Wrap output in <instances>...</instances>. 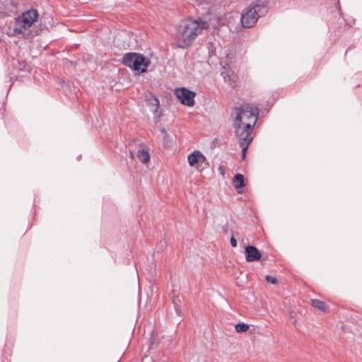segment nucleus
<instances>
[{
  "label": "nucleus",
  "instance_id": "nucleus-1",
  "mask_svg": "<svg viewBox=\"0 0 362 362\" xmlns=\"http://www.w3.org/2000/svg\"><path fill=\"white\" fill-rule=\"evenodd\" d=\"M209 28V23L201 18H187L182 21L175 30L177 46L186 48L190 46L203 30Z\"/></svg>",
  "mask_w": 362,
  "mask_h": 362
},
{
  "label": "nucleus",
  "instance_id": "nucleus-2",
  "mask_svg": "<svg viewBox=\"0 0 362 362\" xmlns=\"http://www.w3.org/2000/svg\"><path fill=\"white\" fill-rule=\"evenodd\" d=\"M268 11V7L264 0H256L246 7L241 14V23L244 28H251L255 25L259 18L264 16Z\"/></svg>",
  "mask_w": 362,
  "mask_h": 362
},
{
  "label": "nucleus",
  "instance_id": "nucleus-3",
  "mask_svg": "<svg viewBox=\"0 0 362 362\" xmlns=\"http://www.w3.org/2000/svg\"><path fill=\"white\" fill-rule=\"evenodd\" d=\"M233 115H235L233 125H245L246 124L255 125L259 110L255 105L246 103L235 107L233 110Z\"/></svg>",
  "mask_w": 362,
  "mask_h": 362
},
{
  "label": "nucleus",
  "instance_id": "nucleus-4",
  "mask_svg": "<svg viewBox=\"0 0 362 362\" xmlns=\"http://www.w3.org/2000/svg\"><path fill=\"white\" fill-rule=\"evenodd\" d=\"M122 62L133 70L139 73H144L146 71L150 60L137 53H127L123 57Z\"/></svg>",
  "mask_w": 362,
  "mask_h": 362
},
{
  "label": "nucleus",
  "instance_id": "nucleus-5",
  "mask_svg": "<svg viewBox=\"0 0 362 362\" xmlns=\"http://www.w3.org/2000/svg\"><path fill=\"white\" fill-rule=\"evenodd\" d=\"M38 17L36 10L31 9L23 13L16 18L13 33L15 34L23 33V30L30 28Z\"/></svg>",
  "mask_w": 362,
  "mask_h": 362
},
{
  "label": "nucleus",
  "instance_id": "nucleus-6",
  "mask_svg": "<svg viewBox=\"0 0 362 362\" xmlns=\"http://www.w3.org/2000/svg\"><path fill=\"white\" fill-rule=\"evenodd\" d=\"M235 135L239 138L240 146H249L252 141L250 136L254 125L246 124L245 125H233Z\"/></svg>",
  "mask_w": 362,
  "mask_h": 362
},
{
  "label": "nucleus",
  "instance_id": "nucleus-7",
  "mask_svg": "<svg viewBox=\"0 0 362 362\" xmlns=\"http://www.w3.org/2000/svg\"><path fill=\"white\" fill-rule=\"evenodd\" d=\"M175 93L182 104L189 107H192L194 105V98L195 96V93L193 91H190L185 88H177Z\"/></svg>",
  "mask_w": 362,
  "mask_h": 362
},
{
  "label": "nucleus",
  "instance_id": "nucleus-8",
  "mask_svg": "<svg viewBox=\"0 0 362 362\" xmlns=\"http://www.w3.org/2000/svg\"><path fill=\"white\" fill-rule=\"evenodd\" d=\"M146 102L150 111L154 114V116L156 117H160V115L158 114V109L160 105L158 99L155 95L150 94L146 96Z\"/></svg>",
  "mask_w": 362,
  "mask_h": 362
},
{
  "label": "nucleus",
  "instance_id": "nucleus-9",
  "mask_svg": "<svg viewBox=\"0 0 362 362\" xmlns=\"http://www.w3.org/2000/svg\"><path fill=\"white\" fill-rule=\"evenodd\" d=\"M187 160L189 166L194 167L198 163L206 161V157L199 151H194L187 156Z\"/></svg>",
  "mask_w": 362,
  "mask_h": 362
},
{
  "label": "nucleus",
  "instance_id": "nucleus-10",
  "mask_svg": "<svg viewBox=\"0 0 362 362\" xmlns=\"http://www.w3.org/2000/svg\"><path fill=\"white\" fill-rule=\"evenodd\" d=\"M245 255L247 262L257 261L261 258L259 251L255 246L252 245H248L245 247Z\"/></svg>",
  "mask_w": 362,
  "mask_h": 362
},
{
  "label": "nucleus",
  "instance_id": "nucleus-11",
  "mask_svg": "<svg viewBox=\"0 0 362 362\" xmlns=\"http://www.w3.org/2000/svg\"><path fill=\"white\" fill-rule=\"evenodd\" d=\"M222 66V71L221 72V76L226 82H230V74H233V71L230 70V65L228 62H221Z\"/></svg>",
  "mask_w": 362,
  "mask_h": 362
},
{
  "label": "nucleus",
  "instance_id": "nucleus-12",
  "mask_svg": "<svg viewBox=\"0 0 362 362\" xmlns=\"http://www.w3.org/2000/svg\"><path fill=\"white\" fill-rule=\"evenodd\" d=\"M233 185L235 189L241 188L244 186V177L241 174H236L233 179Z\"/></svg>",
  "mask_w": 362,
  "mask_h": 362
},
{
  "label": "nucleus",
  "instance_id": "nucleus-13",
  "mask_svg": "<svg viewBox=\"0 0 362 362\" xmlns=\"http://www.w3.org/2000/svg\"><path fill=\"white\" fill-rule=\"evenodd\" d=\"M137 157L144 164L147 163L150 159L149 153L143 148L138 151Z\"/></svg>",
  "mask_w": 362,
  "mask_h": 362
},
{
  "label": "nucleus",
  "instance_id": "nucleus-14",
  "mask_svg": "<svg viewBox=\"0 0 362 362\" xmlns=\"http://www.w3.org/2000/svg\"><path fill=\"white\" fill-rule=\"evenodd\" d=\"M312 305L315 308L323 312L326 311L327 308L325 303L318 299L312 300Z\"/></svg>",
  "mask_w": 362,
  "mask_h": 362
},
{
  "label": "nucleus",
  "instance_id": "nucleus-15",
  "mask_svg": "<svg viewBox=\"0 0 362 362\" xmlns=\"http://www.w3.org/2000/svg\"><path fill=\"white\" fill-rule=\"evenodd\" d=\"M235 329L238 333L245 332L249 329V325L245 323H238L235 326Z\"/></svg>",
  "mask_w": 362,
  "mask_h": 362
},
{
  "label": "nucleus",
  "instance_id": "nucleus-16",
  "mask_svg": "<svg viewBox=\"0 0 362 362\" xmlns=\"http://www.w3.org/2000/svg\"><path fill=\"white\" fill-rule=\"evenodd\" d=\"M265 279H266V281L267 282H269L272 284H277V279L275 277H274V276H269V275H267L265 276Z\"/></svg>",
  "mask_w": 362,
  "mask_h": 362
},
{
  "label": "nucleus",
  "instance_id": "nucleus-17",
  "mask_svg": "<svg viewBox=\"0 0 362 362\" xmlns=\"http://www.w3.org/2000/svg\"><path fill=\"white\" fill-rule=\"evenodd\" d=\"M240 146L242 147V159L244 160L245 158L246 151H247L249 146H247V145Z\"/></svg>",
  "mask_w": 362,
  "mask_h": 362
},
{
  "label": "nucleus",
  "instance_id": "nucleus-18",
  "mask_svg": "<svg viewBox=\"0 0 362 362\" xmlns=\"http://www.w3.org/2000/svg\"><path fill=\"white\" fill-rule=\"evenodd\" d=\"M230 242L232 247H235L237 246V241L233 237H231Z\"/></svg>",
  "mask_w": 362,
  "mask_h": 362
},
{
  "label": "nucleus",
  "instance_id": "nucleus-19",
  "mask_svg": "<svg viewBox=\"0 0 362 362\" xmlns=\"http://www.w3.org/2000/svg\"><path fill=\"white\" fill-rule=\"evenodd\" d=\"M226 59H230L233 58V55L232 54H226Z\"/></svg>",
  "mask_w": 362,
  "mask_h": 362
}]
</instances>
